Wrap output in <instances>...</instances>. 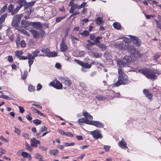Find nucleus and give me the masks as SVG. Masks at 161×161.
Returning a JSON list of instances; mask_svg holds the SVG:
<instances>
[{
	"label": "nucleus",
	"instance_id": "nucleus-7",
	"mask_svg": "<svg viewBox=\"0 0 161 161\" xmlns=\"http://www.w3.org/2000/svg\"><path fill=\"white\" fill-rule=\"evenodd\" d=\"M128 36L133 42V43L137 46H140L142 42L140 39L136 36L129 35Z\"/></svg>",
	"mask_w": 161,
	"mask_h": 161
},
{
	"label": "nucleus",
	"instance_id": "nucleus-37",
	"mask_svg": "<svg viewBox=\"0 0 161 161\" xmlns=\"http://www.w3.org/2000/svg\"><path fill=\"white\" fill-rule=\"evenodd\" d=\"M20 8V7H17L15 9L13 10L12 12V15H14L16 14Z\"/></svg>",
	"mask_w": 161,
	"mask_h": 161
},
{
	"label": "nucleus",
	"instance_id": "nucleus-8",
	"mask_svg": "<svg viewBox=\"0 0 161 161\" xmlns=\"http://www.w3.org/2000/svg\"><path fill=\"white\" fill-rule=\"evenodd\" d=\"M32 26L33 28L37 30H40L42 28L41 23L38 22H28V25Z\"/></svg>",
	"mask_w": 161,
	"mask_h": 161
},
{
	"label": "nucleus",
	"instance_id": "nucleus-33",
	"mask_svg": "<svg viewBox=\"0 0 161 161\" xmlns=\"http://www.w3.org/2000/svg\"><path fill=\"white\" fill-rule=\"evenodd\" d=\"M28 22L25 20H23L21 21L22 26L25 29H26L27 25H28Z\"/></svg>",
	"mask_w": 161,
	"mask_h": 161
},
{
	"label": "nucleus",
	"instance_id": "nucleus-13",
	"mask_svg": "<svg viewBox=\"0 0 161 161\" xmlns=\"http://www.w3.org/2000/svg\"><path fill=\"white\" fill-rule=\"evenodd\" d=\"M126 49H127L128 52L132 54L134 52V51L135 50L136 48L134 47L133 45H132L129 42Z\"/></svg>",
	"mask_w": 161,
	"mask_h": 161
},
{
	"label": "nucleus",
	"instance_id": "nucleus-47",
	"mask_svg": "<svg viewBox=\"0 0 161 161\" xmlns=\"http://www.w3.org/2000/svg\"><path fill=\"white\" fill-rule=\"evenodd\" d=\"M93 121H90L88 119H85V123L92 125Z\"/></svg>",
	"mask_w": 161,
	"mask_h": 161
},
{
	"label": "nucleus",
	"instance_id": "nucleus-31",
	"mask_svg": "<svg viewBox=\"0 0 161 161\" xmlns=\"http://www.w3.org/2000/svg\"><path fill=\"white\" fill-rule=\"evenodd\" d=\"M96 98L99 101H103L106 98L105 97L102 95H98L96 96Z\"/></svg>",
	"mask_w": 161,
	"mask_h": 161
},
{
	"label": "nucleus",
	"instance_id": "nucleus-38",
	"mask_svg": "<svg viewBox=\"0 0 161 161\" xmlns=\"http://www.w3.org/2000/svg\"><path fill=\"white\" fill-rule=\"evenodd\" d=\"M14 8V6L12 4H10L8 8V11L10 13H11L12 14V12L13 11Z\"/></svg>",
	"mask_w": 161,
	"mask_h": 161
},
{
	"label": "nucleus",
	"instance_id": "nucleus-16",
	"mask_svg": "<svg viewBox=\"0 0 161 161\" xmlns=\"http://www.w3.org/2000/svg\"><path fill=\"white\" fill-rule=\"evenodd\" d=\"M119 145L122 149H126L127 148L126 146V142L123 138L122 139L121 141L119 143Z\"/></svg>",
	"mask_w": 161,
	"mask_h": 161
},
{
	"label": "nucleus",
	"instance_id": "nucleus-35",
	"mask_svg": "<svg viewBox=\"0 0 161 161\" xmlns=\"http://www.w3.org/2000/svg\"><path fill=\"white\" fill-rule=\"evenodd\" d=\"M7 8V5L6 4L0 10V14H2L4 13L6 11Z\"/></svg>",
	"mask_w": 161,
	"mask_h": 161
},
{
	"label": "nucleus",
	"instance_id": "nucleus-14",
	"mask_svg": "<svg viewBox=\"0 0 161 161\" xmlns=\"http://www.w3.org/2000/svg\"><path fill=\"white\" fill-rule=\"evenodd\" d=\"M61 81L63 83L68 86H69L71 83V81L67 78H61Z\"/></svg>",
	"mask_w": 161,
	"mask_h": 161
},
{
	"label": "nucleus",
	"instance_id": "nucleus-61",
	"mask_svg": "<svg viewBox=\"0 0 161 161\" xmlns=\"http://www.w3.org/2000/svg\"><path fill=\"white\" fill-rule=\"evenodd\" d=\"M0 139L2 141H4L6 142H8V140L6 138H4L3 136H1Z\"/></svg>",
	"mask_w": 161,
	"mask_h": 161
},
{
	"label": "nucleus",
	"instance_id": "nucleus-21",
	"mask_svg": "<svg viewBox=\"0 0 161 161\" xmlns=\"http://www.w3.org/2000/svg\"><path fill=\"white\" fill-rule=\"evenodd\" d=\"M83 115L84 116L86 119H92L93 118L92 116L91 115L87 112L83 111Z\"/></svg>",
	"mask_w": 161,
	"mask_h": 161
},
{
	"label": "nucleus",
	"instance_id": "nucleus-51",
	"mask_svg": "<svg viewBox=\"0 0 161 161\" xmlns=\"http://www.w3.org/2000/svg\"><path fill=\"white\" fill-rule=\"evenodd\" d=\"M34 89V87L31 85H30L28 86V90L30 92L33 91Z\"/></svg>",
	"mask_w": 161,
	"mask_h": 161
},
{
	"label": "nucleus",
	"instance_id": "nucleus-3",
	"mask_svg": "<svg viewBox=\"0 0 161 161\" xmlns=\"http://www.w3.org/2000/svg\"><path fill=\"white\" fill-rule=\"evenodd\" d=\"M118 79L122 83V84L124 85L128 83L127 76L124 72L123 69L118 68Z\"/></svg>",
	"mask_w": 161,
	"mask_h": 161
},
{
	"label": "nucleus",
	"instance_id": "nucleus-12",
	"mask_svg": "<svg viewBox=\"0 0 161 161\" xmlns=\"http://www.w3.org/2000/svg\"><path fill=\"white\" fill-rule=\"evenodd\" d=\"M65 38L64 39V38H63L60 45L61 50V51L62 52H65L66 51L68 48L67 47L65 43Z\"/></svg>",
	"mask_w": 161,
	"mask_h": 161
},
{
	"label": "nucleus",
	"instance_id": "nucleus-63",
	"mask_svg": "<svg viewBox=\"0 0 161 161\" xmlns=\"http://www.w3.org/2000/svg\"><path fill=\"white\" fill-rule=\"evenodd\" d=\"M76 138H77V139L79 140H83V136H76Z\"/></svg>",
	"mask_w": 161,
	"mask_h": 161
},
{
	"label": "nucleus",
	"instance_id": "nucleus-59",
	"mask_svg": "<svg viewBox=\"0 0 161 161\" xmlns=\"http://www.w3.org/2000/svg\"><path fill=\"white\" fill-rule=\"evenodd\" d=\"M33 60L28 59L29 65L30 66V68H31V65L33 63Z\"/></svg>",
	"mask_w": 161,
	"mask_h": 161
},
{
	"label": "nucleus",
	"instance_id": "nucleus-49",
	"mask_svg": "<svg viewBox=\"0 0 161 161\" xmlns=\"http://www.w3.org/2000/svg\"><path fill=\"white\" fill-rule=\"evenodd\" d=\"M18 108L19 109V112L21 113L22 114L24 112L25 110L23 107L20 106H18Z\"/></svg>",
	"mask_w": 161,
	"mask_h": 161
},
{
	"label": "nucleus",
	"instance_id": "nucleus-9",
	"mask_svg": "<svg viewBox=\"0 0 161 161\" xmlns=\"http://www.w3.org/2000/svg\"><path fill=\"white\" fill-rule=\"evenodd\" d=\"M50 85L58 89H62V84L59 81L56 80L55 82H52L50 83Z\"/></svg>",
	"mask_w": 161,
	"mask_h": 161
},
{
	"label": "nucleus",
	"instance_id": "nucleus-2",
	"mask_svg": "<svg viewBox=\"0 0 161 161\" xmlns=\"http://www.w3.org/2000/svg\"><path fill=\"white\" fill-rule=\"evenodd\" d=\"M139 72L150 79L154 80L156 79L157 76L155 74L154 71L151 69H140L139 70Z\"/></svg>",
	"mask_w": 161,
	"mask_h": 161
},
{
	"label": "nucleus",
	"instance_id": "nucleus-19",
	"mask_svg": "<svg viewBox=\"0 0 161 161\" xmlns=\"http://www.w3.org/2000/svg\"><path fill=\"white\" fill-rule=\"evenodd\" d=\"M92 125L99 128H103L104 126L103 125L98 121H93Z\"/></svg>",
	"mask_w": 161,
	"mask_h": 161
},
{
	"label": "nucleus",
	"instance_id": "nucleus-1",
	"mask_svg": "<svg viewBox=\"0 0 161 161\" xmlns=\"http://www.w3.org/2000/svg\"><path fill=\"white\" fill-rule=\"evenodd\" d=\"M131 58L129 56H125L122 59L117 60V64L119 66V68L121 69L125 67H129L132 60Z\"/></svg>",
	"mask_w": 161,
	"mask_h": 161
},
{
	"label": "nucleus",
	"instance_id": "nucleus-55",
	"mask_svg": "<svg viewBox=\"0 0 161 161\" xmlns=\"http://www.w3.org/2000/svg\"><path fill=\"white\" fill-rule=\"evenodd\" d=\"M21 32L23 34H24L27 36H29V34L25 30L23 29L21 31Z\"/></svg>",
	"mask_w": 161,
	"mask_h": 161
},
{
	"label": "nucleus",
	"instance_id": "nucleus-43",
	"mask_svg": "<svg viewBox=\"0 0 161 161\" xmlns=\"http://www.w3.org/2000/svg\"><path fill=\"white\" fill-rule=\"evenodd\" d=\"M102 38L101 36H98L95 38L94 42L96 43H100V40Z\"/></svg>",
	"mask_w": 161,
	"mask_h": 161
},
{
	"label": "nucleus",
	"instance_id": "nucleus-34",
	"mask_svg": "<svg viewBox=\"0 0 161 161\" xmlns=\"http://www.w3.org/2000/svg\"><path fill=\"white\" fill-rule=\"evenodd\" d=\"M80 34L82 35L83 37H85L88 36L89 35V33L87 31H85L83 32L80 33Z\"/></svg>",
	"mask_w": 161,
	"mask_h": 161
},
{
	"label": "nucleus",
	"instance_id": "nucleus-4",
	"mask_svg": "<svg viewBox=\"0 0 161 161\" xmlns=\"http://www.w3.org/2000/svg\"><path fill=\"white\" fill-rule=\"evenodd\" d=\"M128 38H126L122 41L118 43L117 42L114 45L115 47L118 48L119 49H126L129 42L128 41Z\"/></svg>",
	"mask_w": 161,
	"mask_h": 161
},
{
	"label": "nucleus",
	"instance_id": "nucleus-48",
	"mask_svg": "<svg viewBox=\"0 0 161 161\" xmlns=\"http://www.w3.org/2000/svg\"><path fill=\"white\" fill-rule=\"evenodd\" d=\"M14 132L16 133L18 135H20L21 134V131L20 130L18 129L16 127H15Z\"/></svg>",
	"mask_w": 161,
	"mask_h": 161
},
{
	"label": "nucleus",
	"instance_id": "nucleus-39",
	"mask_svg": "<svg viewBox=\"0 0 161 161\" xmlns=\"http://www.w3.org/2000/svg\"><path fill=\"white\" fill-rule=\"evenodd\" d=\"M122 84V83L120 80H119V79H118V80L115 83L113 84V86L114 87L118 86Z\"/></svg>",
	"mask_w": 161,
	"mask_h": 161
},
{
	"label": "nucleus",
	"instance_id": "nucleus-54",
	"mask_svg": "<svg viewBox=\"0 0 161 161\" xmlns=\"http://www.w3.org/2000/svg\"><path fill=\"white\" fill-rule=\"evenodd\" d=\"M64 135L69 137L74 136V135L72 133L69 132H65Z\"/></svg>",
	"mask_w": 161,
	"mask_h": 161
},
{
	"label": "nucleus",
	"instance_id": "nucleus-26",
	"mask_svg": "<svg viewBox=\"0 0 161 161\" xmlns=\"http://www.w3.org/2000/svg\"><path fill=\"white\" fill-rule=\"evenodd\" d=\"M47 128L45 126H44L42 127L40 130L39 131L40 132L39 133H37L36 136L38 137L41 134V132H43V131H47Z\"/></svg>",
	"mask_w": 161,
	"mask_h": 161
},
{
	"label": "nucleus",
	"instance_id": "nucleus-20",
	"mask_svg": "<svg viewBox=\"0 0 161 161\" xmlns=\"http://www.w3.org/2000/svg\"><path fill=\"white\" fill-rule=\"evenodd\" d=\"M134 52L131 55H133L136 57H141L142 55L141 53L138 50L135 49L134 51Z\"/></svg>",
	"mask_w": 161,
	"mask_h": 161
},
{
	"label": "nucleus",
	"instance_id": "nucleus-62",
	"mask_svg": "<svg viewBox=\"0 0 161 161\" xmlns=\"http://www.w3.org/2000/svg\"><path fill=\"white\" fill-rule=\"evenodd\" d=\"M110 147L108 146L104 145V148L106 151H108L109 150Z\"/></svg>",
	"mask_w": 161,
	"mask_h": 161
},
{
	"label": "nucleus",
	"instance_id": "nucleus-22",
	"mask_svg": "<svg viewBox=\"0 0 161 161\" xmlns=\"http://www.w3.org/2000/svg\"><path fill=\"white\" fill-rule=\"evenodd\" d=\"M96 45L98 46L100 48L103 50H105L107 47L105 45L103 44V43L96 44Z\"/></svg>",
	"mask_w": 161,
	"mask_h": 161
},
{
	"label": "nucleus",
	"instance_id": "nucleus-45",
	"mask_svg": "<svg viewBox=\"0 0 161 161\" xmlns=\"http://www.w3.org/2000/svg\"><path fill=\"white\" fill-rule=\"evenodd\" d=\"M25 146L26 147H25V148L28 150L29 151H30V152L32 151V149L30 147V146H29V145L27 143V142L25 143Z\"/></svg>",
	"mask_w": 161,
	"mask_h": 161
},
{
	"label": "nucleus",
	"instance_id": "nucleus-50",
	"mask_svg": "<svg viewBox=\"0 0 161 161\" xmlns=\"http://www.w3.org/2000/svg\"><path fill=\"white\" fill-rule=\"evenodd\" d=\"M28 59L33 60L35 59V57L33 55H32L31 54H29L28 55Z\"/></svg>",
	"mask_w": 161,
	"mask_h": 161
},
{
	"label": "nucleus",
	"instance_id": "nucleus-42",
	"mask_svg": "<svg viewBox=\"0 0 161 161\" xmlns=\"http://www.w3.org/2000/svg\"><path fill=\"white\" fill-rule=\"evenodd\" d=\"M21 155L24 158H27L29 156V153L25 152H22L21 153Z\"/></svg>",
	"mask_w": 161,
	"mask_h": 161
},
{
	"label": "nucleus",
	"instance_id": "nucleus-56",
	"mask_svg": "<svg viewBox=\"0 0 161 161\" xmlns=\"http://www.w3.org/2000/svg\"><path fill=\"white\" fill-rule=\"evenodd\" d=\"M71 7L75 10L77 8L78 9V5L77 3L74 4L72 5Z\"/></svg>",
	"mask_w": 161,
	"mask_h": 161
},
{
	"label": "nucleus",
	"instance_id": "nucleus-58",
	"mask_svg": "<svg viewBox=\"0 0 161 161\" xmlns=\"http://www.w3.org/2000/svg\"><path fill=\"white\" fill-rule=\"evenodd\" d=\"M22 135V136H23V137H24L27 138L28 139H29V136L28 134L26 133H23Z\"/></svg>",
	"mask_w": 161,
	"mask_h": 161
},
{
	"label": "nucleus",
	"instance_id": "nucleus-18",
	"mask_svg": "<svg viewBox=\"0 0 161 161\" xmlns=\"http://www.w3.org/2000/svg\"><path fill=\"white\" fill-rule=\"evenodd\" d=\"M34 38H37L39 37L40 33L37 31L31 30L30 31Z\"/></svg>",
	"mask_w": 161,
	"mask_h": 161
},
{
	"label": "nucleus",
	"instance_id": "nucleus-28",
	"mask_svg": "<svg viewBox=\"0 0 161 161\" xmlns=\"http://www.w3.org/2000/svg\"><path fill=\"white\" fill-rule=\"evenodd\" d=\"M7 14H3L0 18V24L3 22L4 21L5 18L7 17Z\"/></svg>",
	"mask_w": 161,
	"mask_h": 161
},
{
	"label": "nucleus",
	"instance_id": "nucleus-24",
	"mask_svg": "<svg viewBox=\"0 0 161 161\" xmlns=\"http://www.w3.org/2000/svg\"><path fill=\"white\" fill-rule=\"evenodd\" d=\"M104 56L108 60L112 59V56L110 54V53L108 52H106L104 54Z\"/></svg>",
	"mask_w": 161,
	"mask_h": 161
},
{
	"label": "nucleus",
	"instance_id": "nucleus-32",
	"mask_svg": "<svg viewBox=\"0 0 161 161\" xmlns=\"http://www.w3.org/2000/svg\"><path fill=\"white\" fill-rule=\"evenodd\" d=\"M58 150L57 149L50 150L49 153L53 154V156H55L58 154Z\"/></svg>",
	"mask_w": 161,
	"mask_h": 161
},
{
	"label": "nucleus",
	"instance_id": "nucleus-29",
	"mask_svg": "<svg viewBox=\"0 0 161 161\" xmlns=\"http://www.w3.org/2000/svg\"><path fill=\"white\" fill-rule=\"evenodd\" d=\"M35 157L36 159H39L40 161H41L43 160V156L38 153H37L35 154Z\"/></svg>",
	"mask_w": 161,
	"mask_h": 161
},
{
	"label": "nucleus",
	"instance_id": "nucleus-15",
	"mask_svg": "<svg viewBox=\"0 0 161 161\" xmlns=\"http://www.w3.org/2000/svg\"><path fill=\"white\" fill-rule=\"evenodd\" d=\"M31 146L37 147L38 144H40V142L39 140H36L34 137L31 139Z\"/></svg>",
	"mask_w": 161,
	"mask_h": 161
},
{
	"label": "nucleus",
	"instance_id": "nucleus-41",
	"mask_svg": "<svg viewBox=\"0 0 161 161\" xmlns=\"http://www.w3.org/2000/svg\"><path fill=\"white\" fill-rule=\"evenodd\" d=\"M33 122L36 125H38L41 124L42 123V121L39 119H36L34 120L33 121Z\"/></svg>",
	"mask_w": 161,
	"mask_h": 161
},
{
	"label": "nucleus",
	"instance_id": "nucleus-30",
	"mask_svg": "<svg viewBox=\"0 0 161 161\" xmlns=\"http://www.w3.org/2000/svg\"><path fill=\"white\" fill-rule=\"evenodd\" d=\"M18 3L20 6L19 7L21 8L23 5L26 3V1L25 0H18Z\"/></svg>",
	"mask_w": 161,
	"mask_h": 161
},
{
	"label": "nucleus",
	"instance_id": "nucleus-25",
	"mask_svg": "<svg viewBox=\"0 0 161 161\" xmlns=\"http://www.w3.org/2000/svg\"><path fill=\"white\" fill-rule=\"evenodd\" d=\"M23 53V52L21 51H16L15 52V55L18 58H19Z\"/></svg>",
	"mask_w": 161,
	"mask_h": 161
},
{
	"label": "nucleus",
	"instance_id": "nucleus-10",
	"mask_svg": "<svg viewBox=\"0 0 161 161\" xmlns=\"http://www.w3.org/2000/svg\"><path fill=\"white\" fill-rule=\"evenodd\" d=\"M100 131L99 130H96L90 132V134L92 135L95 139L101 138L103 136L100 133Z\"/></svg>",
	"mask_w": 161,
	"mask_h": 161
},
{
	"label": "nucleus",
	"instance_id": "nucleus-6",
	"mask_svg": "<svg viewBox=\"0 0 161 161\" xmlns=\"http://www.w3.org/2000/svg\"><path fill=\"white\" fill-rule=\"evenodd\" d=\"M41 51L45 56L55 57L57 55V53L55 52L50 53L49 50L47 48H42L41 49Z\"/></svg>",
	"mask_w": 161,
	"mask_h": 161
},
{
	"label": "nucleus",
	"instance_id": "nucleus-57",
	"mask_svg": "<svg viewBox=\"0 0 161 161\" xmlns=\"http://www.w3.org/2000/svg\"><path fill=\"white\" fill-rule=\"evenodd\" d=\"M90 39L91 40H94L95 36L94 34H91L90 36Z\"/></svg>",
	"mask_w": 161,
	"mask_h": 161
},
{
	"label": "nucleus",
	"instance_id": "nucleus-44",
	"mask_svg": "<svg viewBox=\"0 0 161 161\" xmlns=\"http://www.w3.org/2000/svg\"><path fill=\"white\" fill-rule=\"evenodd\" d=\"M28 74V72L27 70H25L24 71V74L23 75L22 77V79L23 80H25L26 79L27 77V75Z\"/></svg>",
	"mask_w": 161,
	"mask_h": 161
},
{
	"label": "nucleus",
	"instance_id": "nucleus-36",
	"mask_svg": "<svg viewBox=\"0 0 161 161\" xmlns=\"http://www.w3.org/2000/svg\"><path fill=\"white\" fill-rule=\"evenodd\" d=\"M92 54L93 56V57L95 58H100L102 55L101 53H93Z\"/></svg>",
	"mask_w": 161,
	"mask_h": 161
},
{
	"label": "nucleus",
	"instance_id": "nucleus-23",
	"mask_svg": "<svg viewBox=\"0 0 161 161\" xmlns=\"http://www.w3.org/2000/svg\"><path fill=\"white\" fill-rule=\"evenodd\" d=\"M103 18L101 17H98L95 19V21L97 24L100 25L103 23Z\"/></svg>",
	"mask_w": 161,
	"mask_h": 161
},
{
	"label": "nucleus",
	"instance_id": "nucleus-64",
	"mask_svg": "<svg viewBox=\"0 0 161 161\" xmlns=\"http://www.w3.org/2000/svg\"><path fill=\"white\" fill-rule=\"evenodd\" d=\"M13 58L12 56H8V61L10 62H12L13 61Z\"/></svg>",
	"mask_w": 161,
	"mask_h": 161
},
{
	"label": "nucleus",
	"instance_id": "nucleus-60",
	"mask_svg": "<svg viewBox=\"0 0 161 161\" xmlns=\"http://www.w3.org/2000/svg\"><path fill=\"white\" fill-rule=\"evenodd\" d=\"M19 59L20 60H25L28 59V57L26 56H21L19 58Z\"/></svg>",
	"mask_w": 161,
	"mask_h": 161
},
{
	"label": "nucleus",
	"instance_id": "nucleus-53",
	"mask_svg": "<svg viewBox=\"0 0 161 161\" xmlns=\"http://www.w3.org/2000/svg\"><path fill=\"white\" fill-rule=\"evenodd\" d=\"M20 45L22 47H25L26 46V44L25 42L24 41H22L20 43Z\"/></svg>",
	"mask_w": 161,
	"mask_h": 161
},
{
	"label": "nucleus",
	"instance_id": "nucleus-11",
	"mask_svg": "<svg viewBox=\"0 0 161 161\" xmlns=\"http://www.w3.org/2000/svg\"><path fill=\"white\" fill-rule=\"evenodd\" d=\"M74 60L76 63L84 68L87 69L90 68L91 67V64H89L87 63H84L81 61L75 59H74Z\"/></svg>",
	"mask_w": 161,
	"mask_h": 161
},
{
	"label": "nucleus",
	"instance_id": "nucleus-52",
	"mask_svg": "<svg viewBox=\"0 0 161 161\" xmlns=\"http://www.w3.org/2000/svg\"><path fill=\"white\" fill-rule=\"evenodd\" d=\"M65 146H74L75 144L74 142H72L71 143H68L67 142H65L64 143Z\"/></svg>",
	"mask_w": 161,
	"mask_h": 161
},
{
	"label": "nucleus",
	"instance_id": "nucleus-40",
	"mask_svg": "<svg viewBox=\"0 0 161 161\" xmlns=\"http://www.w3.org/2000/svg\"><path fill=\"white\" fill-rule=\"evenodd\" d=\"M65 16L63 17H58L56 18V22L57 23H58L60 22L61 20H62L63 19L65 18Z\"/></svg>",
	"mask_w": 161,
	"mask_h": 161
},
{
	"label": "nucleus",
	"instance_id": "nucleus-5",
	"mask_svg": "<svg viewBox=\"0 0 161 161\" xmlns=\"http://www.w3.org/2000/svg\"><path fill=\"white\" fill-rule=\"evenodd\" d=\"M22 15V14H17L14 16L12 25L14 27H17L20 23L21 18Z\"/></svg>",
	"mask_w": 161,
	"mask_h": 161
},
{
	"label": "nucleus",
	"instance_id": "nucleus-27",
	"mask_svg": "<svg viewBox=\"0 0 161 161\" xmlns=\"http://www.w3.org/2000/svg\"><path fill=\"white\" fill-rule=\"evenodd\" d=\"M113 26L114 28L117 30H119L121 28L120 24L117 22H114L113 24Z\"/></svg>",
	"mask_w": 161,
	"mask_h": 161
},
{
	"label": "nucleus",
	"instance_id": "nucleus-46",
	"mask_svg": "<svg viewBox=\"0 0 161 161\" xmlns=\"http://www.w3.org/2000/svg\"><path fill=\"white\" fill-rule=\"evenodd\" d=\"M40 52L39 50H36L32 52V54L35 58L38 56V54L40 53Z\"/></svg>",
	"mask_w": 161,
	"mask_h": 161
},
{
	"label": "nucleus",
	"instance_id": "nucleus-17",
	"mask_svg": "<svg viewBox=\"0 0 161 161\" xmlns=\"http://www.w3.org/2000/svg\"><path fill=\"white\" fill-rule=\"evenodd\" d=\"M143 92L144 94L146 95V97L148 98L150 100H151L153 97V95L152 94L149 92L146 89H144L143 90Z\"/></svg>",
	"mask_w": 161,
	"mask_h": 161
}]
</instances>
